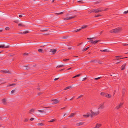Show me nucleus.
I'll use <instances>...</instances> for the list:
<instances>
[{
  "label": "nucleus",
  "instance_id": "obj_1",
  "mask_svg": "<svg viewBox=\"0 0 128 128\" xmlns=\"http://www.w3.org/2000/svg\"><path fill=\"white\" fill-rule=\"evenodd\" d=\"M122 31V29L121 28H118L111 30H110V32L111 33H116L119 32H121Z\"/></svg>",
  "mask_w": 128,
  "mask_h": 128
},
{
  "label": "nucleus",
  "instance_id": "obj_2",
  "mask_svg": "<svg viewBox=\"0 0 128 128\" xmlns=\"http://www.w3.org/2000/svg\"><path fill=\"white\" fill-rule=\"evenodd\" d=\"M90 111L92 114H90V116L91 118H92V117L93 115L96 116L99 113V111H98L97 112H94L92 111V110H91Z\"/></svg>",
  "mask_w": 128,
  "mask_h": 128
},
{
  "label": "nucleus",
  "instance_id": "obj_3",
  "mask_svg": "<svg viewBox=\"0 0 128 128\" xmlns=\"http://www.w3.org/2000/svg\"><path fill=\"white\" fill-rule=\"evenodd\" d=\"M103 10H102L101 8H98L95 9V13H97L99 12H100L103 11Z\"/></svg>",
  "mask_w": 128,
  "mask_h": 128
},
{
  "label": "nucleus",
  "instance_id": "obj_4",
  "mask_svg": "<svg viewBox=\"0 0 128 128\" xmlns=\"http://www.w3.org/2000/svg\"><path fill=\"white\" fill-rule=\"evenodd\" d=\"M76 16H74L72 17H70L69 18H64L63 19L64 20H68L72 19L75 18Z\"/></svg>",
  "mask_w": 128,
  "mask_h": 128
},
{
  "label": "nucleus",
  "instance_id": "obj_5",
  "mask_svg": "<svg viewBox=\"0 0 128 128\" xmlns=\"http://www.w3.org/2000/svg\"><path fill=\"white\" fill-rule=\"evenodd\" d=\"M104 108V104H100L98 106V108L100 109H102Z\"/></svg>",
  "mask_w": 128,
  "mask_h": 128
},
{
  "label": "nucleus",
  "instance_id": "obj_6",
  "mask_svg": "<svg viewBox=\"0 0 128 128\" xmlns=\"http://www.w3.org/2000/svg\"><path fill=\"white\" fill-rule=\"evenodd\" d=\"M123 104V103H120L116 107V109L118 110L119 108H121Z\"/></svg>",
  "mask_w": 128,
  "mask_h": 128
},
{
  "label": "nucleus",
  "instance_id": "obj_7",
  "mask_svg": "<svg viewBox=\"0 0 128 128\" xmlns=\"http://www.w3.org/2000/svg\"><path fill=\"white\" fill-rule=\"evenodd\" d=\"M2 102L4 105H6L7 104L6 100L5 98H4L2 100Z\"/></svg>",
  "mask_w": 128,
  "mask_h": 128
},
{
  "label": "nucleus",
  "instance_id": "obj_8",
  "mask_svg": "<svg viewBox=\"0 0 128 128\" xmlns=\"http://www.w3.org/2000/svg\"><path fill=\"white\" fill-rule=\"evenodd\" d=\"M57 50L54 48L51 49L50 50V52H52L53 54H54L56 52Z\"/></svg>",
  "mask_w": 128,
  "mask_h": 128
},
{
  "label": "nucleus",
  "instance_id": "obj_9",
  "mask_svg": "<svg viewBox=\"0 0 128 128\" xmlns=\"http://www.w3.org/2000/svg\"><path fill=\"white\" fill-rule=\"evenodd\" d=\"M52 100L53 102L52 104H56L59 102V100H57L56 99Z\"/></svg>",
  "mask_w": 128,
  "mask_h": 128
},
{
  "label": "nucleus",
  "instance_id": "obj_10",
  "mask_svg": "<svg viewBox=\"0 0 128 128\" xmlns=\"http://www.w3.org/2000/svg\"><path fill=\"white\" fill-rule=\"evenodd\" d=\"M0 72H2L3 73H10V72L8 70H1L0 71Z\"/></svg>",
  "mask_w": 128,
  "mask_h": 128
},
{
  "label": "nucleus",
  "instance_id": "obj_11",
  "mask_svg": "<svg viewBox=\"0 0 128 128\" xmlns=\"http://www.w3.org/2000/svg\"><path fill=\"white\" fill-rule=\"evenodd\" d=\"M9 47V46H5L4 45H0V48H8Z\"/></svg>",
  "mask_w": 128,
  "mask_h": 128
},
{
  "label": "nucleus",
  "instance_id": "obj_12",
  "mask_svg": "<svg viewBox=\"0 0 128 128\" xmlns=\"http://www.w3.org/2000/svg\"><path fill=\"white\" fill-rule=\"evenodd\" d=\"M101 126V124H96V126H95L94 128H99Z\"/></svg>",
  "mask_w": 128,
  "mask_h": 128
},
{
  "label": "nucleus",
  "instance_id": "obj_13",
  "mask_svg": "<svg viewBox=\"0 0 128 128\" xmlns=\"http://www.w3.org/2000/svg\"><path fill=\"white\" fill-rule=\"evenodd\" d=\"M126 64H124L121 67V70H123L125 69V66H126Z\"/></svg>",
  "mask_w": 128,
  "mask_h": 128
},
{
  "label": "nucleus",
  "instance_id": "obj_14",
  "mask_svg": "<svg viewBox=\"0 0 128 128\" xmlns=\"http://www.w3.org/2000/svg\"><path fill=\"white\" fill-rule=\"evenodd\" d=\"M88 42H91L92 44H96V41H94L93 40H91L88 41Z\"/></svg>",
  "mask_w": 128,
  "mask_h": 128
},
{
  "label": "nucleus",
  "instance_id": "obj_15",
  "mask_svg": "<svg viewBox=\"0 0 128 128\" xmlns=\"http://www.w3.org/2000/svg\"><path fill=\"white\" fill-rule=\"evenodd\" d=\"M106 94L104 92H102L100 93V95L102 96H105Z\"/></svg>",
  "mask_w": 128,
  "mask_h": 128
},
{
  "label": "nucleus",
  "instance_id": "obj_16",
  "mask_svg": "<svg viewBox=\"0 0 128 128\" xmlns=\"http://www.w3.org/2000/svg\"><path fill=\"white\" fill-rule=\"evenodd\" d=\"M105 97L108 98H111L112 96L111 95L106 93V95L105 96Z\"/></svg>",
  "mask_w": 128,
  "mask_h": 128
},
{
  "label": "nucleus",
  "instance_id": "obj_17",
  "mask_svg": "<svg viewBox=\"0 0 128 128\" xmlns=\"http://www.w3.org/2000/svg\"><path fill=\"white\" fill-rule=\"evenodd\" d=\"M125 90L124 89H123L122 90V96H123L124 95L125 92Z\"/></svg>",
  "mask_w": 128,
  "mask_h": 128
},
{
  "label": "nucleus",
  "instance_id": "obj_18",
  "mask_svg": "<svg viewBox=\"0 0 128 128\" xmlns=\"http://www.w3.org/2000/svg\"><path fill=\"white\" fill-rule=\"evenodd\" d=\"M83 124L84 123L83 122H80L77 123L76 124L78 126H79Z\"/></svg>",
  "mask_w": 128,
  "mask_h": 128
},
{
  "label": "nucleus",
  "instance_id": "obj_19",
  "mask_svg": "<svg viewBox=\"0 0 128 128\" xmlns=\"http://www.w3.org/2000/svg\"><path fill=\"white\" fill-rule=\"evenodd\" d=\"M88 27L87 25L83 26L80 29H81H81H83L85 28H86V27Z\"/></svg>",
  "mask_w": 128,
  "mask_h": 128
},
{
  "label": "nucleus",
  "instance_id": "obj_20",
  "mask_svg": "<svg viewBox=\"0 0 128 128\" xmlns=\"http://www.w3.org/2000/svg\"><path fill=\"white\" fill-rule=\"evenodd\" d=\"M95 9H92L89 12V14L91 13L92 12H94L95 13Z\"/></svg>",
  "mask_w": 128,
  "mask_h": 128
},
{
  "label": "nucleus",
  "instance_id": "obj_21",
  "mask_svg": "<svg viewBox=\"0 0 128 128\" xmlns=\"http://www.w3.org/2000/svg\"><path fill=\"white\" fill-rule=\"evenodd\" d=\"M81 30V29L80 28L79 29L73 31L72 32H77L78 31H80Z\"/></svg>",
  "mask_w": 128,
  "mask_h": 128
},
{
  "label": "nucleus",
  "instance_id": "obj_22",
  "mask_svg": "<svg viewBox=\"0 0 128 128\" xmlns=\"http://www.w3.org/2000/svg\"><path fill=\"white\" fill-rule=\"evenodd\" d=\"M18 26H22V27H25V26L24 25V24H18Z\"/></svg>",
  "mask_w": 128,
  "mask_h": 128
},
{
  "label": "nucleus",
  "instance_id": "obj_23",
  "mask_svg": "<svg viewBox=\"0 0 128 128\" xmlns=\"http://www.w3.org/2000/svg\"><path fill=\"white\" fill-rule=\"evenodd\" d=\"M38 51L42 53L44 52V50L42 49H39L38 50Z\"/></svg>",
  "mask_w": 128,
  "mask_h": 128
},
{
  "label": "nucleus",
  "instance_id": "obj_24",
  "mask_svg": "<svg viewBox=\"0 0 128 128\" xmlns=\"http://www.w3.org/2000/svg\"><path fill=\"white\" fill-rule=\"evenodd\" d=\"M81 75V74H80L77 75H76V76H74L73 77H72V78H75L76 77H79V76H80Z\"/></svg>",
  "mask_w": 128,
  "mask_h": 128
},
{
  "label": "nucleus",
  "instance_id": "obj_25",
  "mask_svg": "<svg viewBox=\"0 0 128 128\" xmlns=\"http://www.w3.org/2000/svg\"><path fill=\"white\" fill-rule=\"evenodd\" d=\"M71 86H69L66 87L64 88V90H66L69 89H70L72 88Z\"/></svg>",
  "mask_w": 128,
  "mask_h": 128
},
{
  "label": "nucleus",
  "instance_id": "obj_26",
  "mask_svg": "<svg viewBox=\"0 0 128 128\" xmlns=\"http://www.w3.org/2000/svg\"><path fill=\"white\" fill-rule=\"evenodd\" d=\"M100 51L104 52H108V50H100Z\"/></svg>",
  "mask_w": 128,
  "mask_h": 128
},
{
  "label": "nucleus",
  "instance_id": "obj_27",
  "mask_svg": "<svg viewBox=\"0 0 128 128\" xmlns=\"http://www.w3.org/2000/svg\"><path fill=\"white\" fill-rule=\"evenodd\" d=\"M38 112H40L44 113H45V114L46 113V112H45V111H44V110H38Z\"/></svg>",
  "mask_w": 128,
  "mask_h": 128
},
{
  "label": "nucleus",
  "instance_id": "obj_28",
  "mask_svg": "<svg viewBox=\"0 0 128 128\" xmlns=\"http://www.w3.org/2000/svg\"><path fill=\"white\" fill-rule=\"evenodd\" d=\"M64 66V65H60V66H57L56 67V68H60V67H63V66Z\"/></svg>",
  "mask_w": 128,
  "mask_h": 128
},
{
  "label": "nucleus",
  "instance_id": "obj_29",
  "mask_svg": "<svg viewBox=\"0 0 128 128\" xmlns=\"http://www.w3.org/2000/svg\"><path fill=\"white\" fill-rule=\"evenodd\" d=\"M90 114H87L86 115H83L85 117H88L90 116Z\"/></svg>",
  "mask_w": 128,
  "mask_h": 128
},
{
  "label": "nucleus",
  "instance_id": "obj_30",
  "mask_svg": "<svg viewBox=\"0 0 128 128\" xmlns=\"http://www.w3.org/2000/svg\"><path fill=\"white\" fill-rule=\"evenodd\" d=\"M90 47H87L86 48H84V49H83L82 50V51L84 52L86 50H87L88 49V48H89Z\"/></svg>",
  "mask_w": 128,
  "mask_h": 128
},
{
  "label": "nucleus",
  "instance_id": "obj_31",
  "mask_svg": "<svg viewBox=\"0 0 128 128\" xmlns=\"http://www.w3.org/2000/svg\"><path fill=\"white\" fill-rule=\"evenodd\" d=\"M64 13L63 12H59L58 13H55V14H58V15H59V14H63Z\"/></svg>",
  "mask_w": 128,
  "mask_h": 128
},
{
  "label": "nucleus",
  "instance_id": "obj_32",
  "mask_svg": "<svg viewBox=\"0 0 128 128\" xmlns=\"http://www.w3.org/2000/svg\"><path fill=\"white\" fill-rule=\"evenodd\" d=\"M34 109H32L30 110L29 111V113H31L32 112H34Z\"/></svg>",
  "mask_w": 128,
  "mask_h": 128
},
{
  "label": "nucleus",
  "instance_id": "obj_33",
  "mask_svg": "<svg viewBox=\"0 0 128 128\" xmlns=\"http://www.w3.org/2000/svg\"><path fill=\"white\" fill-rule=\"evenodd\" d=\"M38 126H41L43 125V124L42 123H39L38 124Z\"/></svg>",
  "mask_w": 128,
  "mask_h": 128
},
{
  "label": "nucleus",
  "instance_id": "obj_34",
  "mask_svg": "<svg viewBox=\"0 0 128 128\" xmlns=\"http://www.w3.org/2000/svg\"><path fill=\"white\" fill-rule=\"evenodd\" d=\"M74 114L73 113H72L70 114V115L69 116V117H72L74 115Z\"/></svg>",
  "mask_w": 128,
  "mask_h": 128
},
{
  "label": "nucleus",
  "instance_id": "obj_35",
  "mask_svg": "<svg viewBox=\"0 0 128 128\" xmlns=\"http://www.w3.org/2000/svg\"><path fill=\"white\" fill-rule=\"evenodd\" d=\"M16 84H10L9 85H8L7 86V87L10 86H13L14 85H16Z\"/></svg>",
  "mask_w": 128,
  "mask_h": 128
},
{
  "label": "nucleus",
  "instance_id": "obj_36",
  "mask_svg": "<svg viewBox=\"0 0 128 128\" xmlns=\"http://www.w3.org/2000/svg\"><path fill=\"white\" fill-rule=\"evenodd\" d=\"M127 58V57H125V58H116L115 59V60H119V59H122L124 58Z\"/></svg>",
  "mask_w": 128,
  "mask_h": 128
},
{
  "label": "nucleus",
  "instance_id": "obj_37",
  "mask_svg": "<svg viewBox=\"0 0 128 128\" xmlns=\"http://www.w3.org/2000/svg\"><path fill=\"white\" fill-rule=\"evenodd\" d=\"M55 120L54 119H52L50 120V121L48 122H54Z\"/></svg>",
  "mask_w": 128,
  "mask_h": 128
},
{
  "label": "nucleus",
  "instance_id": "obj_38",
  "mask_svg": "<svg viewBox=\"0 0 128 128\" xmlns=\"http://www.w3.org/2000/svg\"><path fill=\"white\" fill-rule=\"evenodd\" d=\"M29 32L28 31H26L23 32L24 34H26Z\"/></svg>",
  "mask_w": 128,
  "mask_h": 128
},
{
  "label": "nucleus",
  "instance_id": "obj_39",
  "mask_svg": "<svg viewBox=\"0 0 128 128\" xmlns=\"http://www.w3.org/2000/svg\"><path fill=\"white\" fill-rule=\"evenodd\" d=\"M69 60V59H64L63 60L65 61L66 62L68 60Z\"/></svg>",
  "mask_w": 128,
  "mask_h": 128
},
{
  "label": "nucleus",
  "instance_id": "obj_40",
  "mask_svg": "<svg viewBox=\"0 0 128 128\" xmlns=\"http://www.w3.org/2000/svg\"><path fill=\"white\" fill-rule=\"evenodd\" d=\"M43 93V92H40L38 94V96H40Z\"/></svg>",
  "mask_w": 128,
  "mask_h": 128
},
{
  "label": "nucleus",
  "instance_id": "obj_41",
  "mask_svg": "<svg viewBox=\"0 0 128 128\" xmlns=\"http://www.w3.org/2000/svg\"><path fill=\"white\" fill-rule=\"evenodd\" d=\"M97 60H91L90 61V62H94L97 61Z\"/></svg>",
  "mask_w": 128,
  "mask_h": 128
},
{
  "label": "nucleus",
  "instance_id": "obj_42",
  "mask_svg": "<svg viewBox=\"0 0 128 128\" xmlns=\"http://www.w3.org/2000/svg\"><path fill=\"white\" fill-rule=\"evenodd\" d=\"M14 22L18 24V23L19 21L18 20H16L14 21Z\"/></svg>",
  "mask_w": 128,
  "mask_h": 128
},
{
  "label": "nucleus",
  "instance_id": "obj_43",
  "mask_svg": "<svg viewBox=\"0 0 128 128\" xmlns=\"http://www.w3.org/2000/svg\"><path fill=\"white\" fill-rule=\"evenodd\" d=\"M98 64H103L102 62L100 61H98Z\"/></svg>",
  "mask_w": 128,
  "mask_h": 128
},
{
  "label": "nucleus",
  "instance_id": "obj_44",
  "mask_svg": "<svg viewBox=\"0 0 128 128\" xmlns=\"http://www.w3.org/2000/svg\"><path fill=\"white\" fill-rule=\"evenodd\" d=\"M68 36H64L63 37L64 39H66L68 38Z\"/></svg>",
  "mask_w": 128,
  "mask_h": 128
},
{
  "label": "nucleus",
  "instance_id": "obj_45",
  "mask_svg": "<svg viewBox=\"0 0 128 128\" xmlns=\"http://www.w3.org/2000/svg\"><path fill=\"white\" fill-rule=\"evenodd\" d=\"M41 31L42 32H44L45 31H48V30L47 29H44L43 30H41Z\"/></svg>",
  "mask_w": 128,
  "mask_h": 128
},
{
  "label": "nucleus",
  "instance_id": "obj_46",
  "mask_svg": "<svg viewBox=\"0 0 128 128\" xmlns=\"http://www.w3.org/2000/svg\"><path fill=\"white\" fill-rule=\"evenodd\" d=\"M101 78V77H98V78H95L94 79L95 80H98V79H100V78Z\"/></svg>",
  "mask_w": 128,
  "mask_h": 128
},
{
  "label": "nucleus",
  "instance_id": "obj_47",
  "mask_svg": "<svg viewBox=\"0 0 128 128\" xmlns=\"http://www.w3.org/2000/svg\"><path fill=\"white\" fill-rule=\"evenodd\" d=\"M83 96V95H81L79 96L78 97V98H77V99H78L79 98H80L82 97Z\"/></svg>",
  "mask_w": 128,
  "mask_h": 128
},
{
  "label": "nucleus",
  "instance_id": "obj_48",
  "mask_svg": "<svg viewBox=\"0 0 128 128\" xmlns=\"http://www.w3.org/2000/svg\"><path fill=\"white\" fill-rule=\"evenodd\" d=\"M28 120V119L27 118H25L24 120V122H27Z\"/></svg>",
  "mask_w": 128,
  "mask_h": 128
},
{
  "label": "nucleus",
  "instance_id": "obj_49",
  "mask_svg": "<svg viewBox=\"0 0 128 128\" xmlns=\"http://www.w3.org/2000/svg\"><path fill=\"white\" fill-rule=\"evenodd\" d=\"M10 29V28L9 27H7L6 28L5 30H8Z\"/></svg>",
  "mask_w": 128,
  "mask_h": 128
},
{
  "label": "nucleus",
  "instance_id": "obj_50",
  "mask_svg": "<svg viewBox=\"0 0 128 128\" xmlns=\"http://www.w3.org/2000/svg\"><path fill=\"white\" fill-rule=\"evenodd\" d=\"M128 13V10L127 11H124V14H126Z\"/></svg>",
  "mask_w": 128,
  "mask_h": 128
},
{
  "label": "nucleus",
  "instance_id": "obj_51",
  "mask_svg": "<svg viewBox=\"0 0 128 128\" xmlns=\"http://www.w3.org/2000/svg\"><path fill=\"white\" fill-rule=\"evenodd\" d=\"M49 34V33H47L46 34H43V35H48Z\"/></svg>",
  "mask_w": 128,
  "mask_h": 128
},
{
  "label": "nucleus",
  "instance_id": "obj_52",
  "mask_svg": "<svg viewBox=\"0 0 128 128\" xmlns=\"http://www.w3.org/2000/svg\"><path fill=\"white\" fill-rule=\"evenodd\" d=\"M87 40H92V39H94V38H87Z\"/></svg>",
  "mask_w": 128,
  "mask_h": 128
},
{
  "label": "nucleus",
  "instance_id": "obj_53",
  "mask_svg": "<svg viewBox=\"0 0 128 128\" xmlns=\"http://www.w3.org/2000/svg\"><path fill=\"white\" fill-rule=\"evenodd\" d=\"M34 119V118H31L30 119V121H32Z\"/></svg>",
  "mask_w": 128,
  "mask_h": 128
},
{
  "label": "nucleus",
  "instance_id": "obj_54",
  "mask_svg": "<svg viewBox=\"0 0 128 128\" xmlns=\"http://www.w3.org/2000/svg\"><path fill=\"white\" fill-rule=\"evenodd\" d=\"M82 0H80L79 1H78L77 2H80V3H83V2H82Z\"/></svg>",
  "mask_w": 128,
  "mask_h": 128
},
{
  "label": "nucleus",
  "instance_id": "obj_55",
  "mask_svg": "<svg viewBox=\"0 0 128 128\" xmlns=\"http://www.w3.org/2000/svg\"><path fill=\"white\" fill-rule=\"evenodd\" d=\"M30 66V64H28V65L27 66H23V67H27L28 66Z\"/></svg>",
  "mask_w": 128,
  "mask_h": 128
},
{
  "label": "nucleus",
  "instance_id": "obj_56",
  "mask_svg": "<svg viewBox=\"0 0 128 128\" xmlns=\"http://www.w3.org/2000/svg\"><path fill=\"white\" fill-rule=\"evenodd\" d=\"M101 15H96V16H94V17H99V16H101Z\"/></svg>",
  "mask_w": 128,
  "mask_h": 128
},
{
  "label": "nucleus",
  "instance_id": "obj_57",
  "mask_svg": "<svg viewBox=\"0 0 128 128\" xmlns=\"http://www.w3.org/2000/svg\"><path fill=\"white\" fill-rule=\"evenodd\" d=\"M15 91V90H12L11 91L12 93H13Z\"/></svg>",
  "mask_w": 128,
  "mask_h": 128
},
{
  "label": "nucleus",
  "instance_id": "obj_58",
  "mask_svg": "<svg viewBox=\"0 0 128 128\" xmlns=\"http://www.w3.org/2000/svg\"><path fill=\"white\" fill-rule=\"evenodd\" d=\"M29 69H30V68H27V67L26 68H25V69L26 70H28Z\"/></svg>",
  "mask_w": 128,
  "mask_h": 128
},
{
  "label": "nucleus",
  "instance_id": "obj_59",
  "mask_svg": "<svg viewBox=\"0 0 128 128\" xmlns=\"http://www.w3.org/2000/svg\"><path fill=\"white\" fill-rule=\"evenodd\" d=\"M87 79V78H84L83 79V80H82V81H84V80H85L86 79Z\"/></svg>",
  "mask_w": 128,
  "mask_h": 128
},
{
  "label": "nucleus",
  "instance_id": "obj_60",
  "mask_svg": "<svg viewBox=\"0 0 128 128\" xmlns=\"http://www.w3.org/2000/svg\"><path fill=\"white\" fill-rule=\"evenodd\" d=\"M128 44H122V46H128Z\"/></svg>",
  "mask_w": 128,
  "mask_h": 128
},
{
  "label": "nucleus",
  "instance_id": "obj_61",
  "mask_svg": "<svg viewBox=\"0 0 128 128\" xmlns=\"http://www.w3.org/2000/svg\"><path fill=\"white\" fill-rule=\"evenodd\" d=\"M72 68H68V69H67L66 70H70L72 69Z\"/></svg>",
  "mask_w": 128,
  "mask_h": 128
},
{
  "label": "nucleus",
  "instance_id": "obj_62",
  "mask_svg": "<svg viewBox=\"0 0 128 128\" xmlns=\"http://www.w3.org/2000/svg\"><path fill=\"white\" fill-rule=\"evenodd\" d=\"M100 41V40H96V43L97 42H99Z\"/></svg>",
  "mask_w": 128,
  "mask_h": 128
},
{
  "label": "nucleus",
  "instance_id": "obj_63",
  "mask_svg": "<svg viewBox=\"0 0 128 128\" xmlns=\"http://www.w3.org/2000/svg\"><path fill=\"white\" fill-rule=\"evenodd\" d=\"M108 10V8H106V9H105L104 10H103V11H107Z\"/></svg>",
  "mask_w": 128,
  "mask_h": 128
},
{
  "label": "nucleus",
  "instance_id": "obj_64",
  "mask_svg": "<svg viewBox=\"0 0 128 128\" xmlns=\"http://www.w3.org/2000/svg\"><path fill=\"white\" fill-rule=\"evenodd\" d=\"M59 79V78H55L54 79V80L55 81H56V80H58Z\"/></svg>",
  "mask_w": 128,
  "mask_h": 128
}]
</instances>
